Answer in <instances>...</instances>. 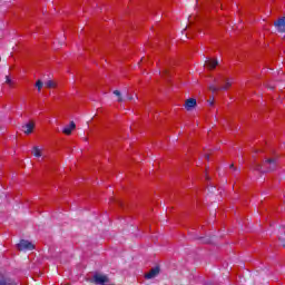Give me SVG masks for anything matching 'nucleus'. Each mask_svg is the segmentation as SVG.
<instances>
[{
    "instance_id": "nucleus-8",
    "label": "nucleus",
    "mask_w": 285,
    "mask_h": 285,
    "mask_svg": "<svg viewBox=\"0 0 285 285\" xmlns=\"http://www.w3.org/2000/svg\"><path fill=\"white\" fill-rule=\"evenodd\" d=\"M75 128H77V125H75V121H71L68 126H66L62 129L63 135L70 136L72 135V130H75Z\"/></svg>"
},
{
    "instance_id": "nucleus-12",
    "label": "nucleus",
    "mask_w": 285,
    "mask_h": 285,
    "mask_svg": "<svg viewBox=\"0 0 285 285\" xmlns=\"http://www.w3.org/2000/svg\"><path fill=\"white\" fill-rule=\"evenodd\" d=\"M31 154L33 155V157H43V148L41 147H33L32 150H31Z\"/></svg>"
},
{
    "instance_id": "nucleus-7",
    "label": "nucleus",
    "mask_w": 285,
    "mask_h": 285,
    "mask_svg": "<svg viewBox=\"0 0 285 285\" xmlns=\"http://www.w3.org/2000/svg\"><path fill=\"white\" fill-rule=\"evenodd\" d=\"M274 26L279 32H285V17L278 19Z\"/></svg>"
},
{
    "instance_id": "nucleus-10",
    "label": "nucleus",
    "mask_w": 285,
    "mask_h": 285,
    "mask_svg": "<svg viewBox=\"0 0 285 285\" xmlns=\"http://www.w3.org/2000/svg\"><path fill=\"white\" fill-rule=\"evenodd\" d=\"M158 273H159V267H154L147 274H145V277L146 279H153L157 277Z\"/></svg>"
},
{
    "instance_id": "nucleus-13",
    "label": "nucleus",
    "mask_w": 285,
    "mask_h": 285,
    "mask_svg": "<svg viewBox=\"0 0 285 285\" xmlns=\"http://www.w3.org/2000/svg\"><path fill=\"white\" fill-rule=\"evenodd\" d=\"M45 86L47 88H57V82H55V80H48Z\"/></svg>"
},
{
    "instance_id": "nucleus-14",
    "label": "nucleus",
    "mask_w": 285,
    "mask_h": 285,
    "mask_svg": "<svg viewBox=\"0 0 285 285\" xmlns=\"http://www.w3.org/2000/svg\"><path fill=\"white\" fill-rule=\"evenodd\" d=\"M114 95H116L117 101H118L119 104H121V101H124V98L121 97V91L115 90V91H114Z\"/></svg>"
},
{
    "instance_id": "nucleus-5",
    "label": "nucleus",
    "mask_w": 285,
    "mask_h": 285,
    "mask_svg": "<svg viewBox=\"0 0 285 285\" xmlns=\"http://www.w3.org/2000/svg\"><path fill=\"white\" fill-rule=\"evenodd\" d=\"M35 121L30 120L22 126V132H24V135H32L35 132Z\"/></svg>"
},
{
    "instance_id": "nucleus-16",
    "label": "nucleus",
    "mask_w": 285,
    "mask_h": 285,
    "mask_svg": "<svg viewBox=\"0 0 285 285\" xmlns=\"http://www.w3.org/2000/svg\"><path fill=\"white\" fill-rule=\"evenodd\" d=\"M36 88L39 90V92H40V90H41V88H43V82L41 81V80H38L37 82H36Z\"/></svg>"
},
{
    "instance_id": "nucleus-1",
    "label": "nucleus",
    "mask_w": 285,
    "mask_h": 285,
    "mask_svg": "<svg viewBox=\"0 0 285 285\" xmlns=\"http://www.w3.org/2000/svg\"><path fill=\"white\" fill-rule=\"evenodd\" d=\"M277 168V161L275 159H266L261 167L257 168L261 173H271Z\"/></svg>"
},
{
    "instance_id": "nucleus-11",
    "label": "nucleus",
    "mask_w": 285,
    "mask_h": 285,
    "mask_svg": "<svg viewBox=\"0 0 285 285\" xmlns=\"http://www.w3.org/2000/svg\"><path fill=\"white\" fill-rule=\"evenodd\" d=\"M219 85V80L216 79L214 83L208 86V90H210V92H219V90H222V87H218Z\"/></svg>"
},
{
    "instance_id": "nucleus-17",
    "label": "nucleus",
    "mask_w": 285,
    "mask_h": 285,
    "mask_svg": "<svg viewBox=\"0 0 285 285\" xmlns=\"http://www.w3.org/2000/svg\"><path fill=\"white\" fill-rule=\"evenodd\" d=\"M210 106H213V104H215V98H213L212 100H209Z\"/></svg>"
},
{
    "instance_id": "nucleus-15",
    "label": "nucleus",
    "mask_w": 285,
    "mask_h": 285,
    "mask_svg": "<svg viewBox=\"0 0 285 285\" xmlns=\"http://www.w3.org/2000/svg\"><path fill=\"white\" fill-rule=\"evenodd\" d=\"M6 85L9 86V88H14V81H12L9 76H7Z\"/></svg>"
},
{
    "instance_id": "nucleus-4",
    "label": "nucleus",
    "mask_w": 285,
    "mask_h": 285,
    "mask_svg": "<svg viewBox=\"0 0 285 285\" xmlns=\"http://www.w3.org/2000/svg\"><path fill=\"white\" fill-rule=\"evenodd\" d=\"M18 249L20 250H35V244L29 240H20L18 244Z\"/></svg>"
},
{
    "instance_id": "nucleus-2",
    "label": "nucleus",
    "mask_w": 285,
    "mask_h": 285,
    "mask_svg": "<svg viewBox=\"0 0 285 285\" xmlns=\"http://www.w3.org/2000/svg\"><path fill=\"white\" fill-rule=\"evenodd\" d=\"M94 282H95V284H99V285H115V284L110 283V279L108 278V276L102 275V274L94 275Z\"/></svg>"
},
{
    "instance_id": "nucleus-9",
    "label": "nucleus",
    "mask_w": 285,
    "mask_h": 285,
    "mask_svg": "<svg viewBox=\"0 0 285 285\" xmlns=\"http://www.w3.org/2000/svg\"><path fill=\"white\" fill-rule=\"evenodd\" d=\"M217 66H218V62L215 59H209L205 62V68H207L208 70H215Z\"/></svg>"
},
{
    "instance_id": "nucleus-3",
    "label": "nucleus",
    "mask_w": 285,
    "mask_h": 285,
    "mask_svg": "<svg viewBox=\"0 0 285 285\" xmlns=\"http://www.w3.org/2000/svg\"><path fill=\"white\" fill-rule=\"evenodd\" d=\"M184 108L185 110H187V112L195 110V108H197V99L195 98L186 99L184 104Z\"/></svg>"
},
{
    "instance_id": "nucleus-6",
    "label": "nucleus",
    "mask_w": 285,
    "mask_h": 285,
    "mask_svg": "<svg viewBox=\"0 0 285 285\" xmlns=\"http://www.w3.org/2000/svg\"><path fill=\"white\" fill-rule=\"evenodd\" d=\"M233 83H235L234 78H224L223 85L220 86V90H230V88H233Z\"/></svg>"
}]
</instances>
